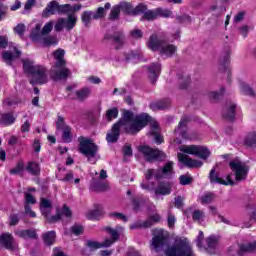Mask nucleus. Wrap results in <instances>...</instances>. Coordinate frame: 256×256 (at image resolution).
Returning <instances> with one entry per match:
<instances>
[{
    "instance_id": "nucleus-7",
    "label": "nucleus",
    "mask_w": 256,
    "mask_h": 256,
    "mask_svg": "<svg viewBox=\"0 0 256 256\" xmlns=\"http://www.w3.org/2000/svg\"><path fill=\"white\" fill-rule=\"evenodd\" d=\"M142 189L146 191H154L156 197H165L166 195H171V191L173 189V182L169 181H159L157 187L151 188L148 183L142 182L140 184Z\"/></svg>"
},
{
    "instance_id": "nucleus-58",
    "label": "nucleus",
    "mask_w": 256,
    "mask_h": 256,
    "mask_svg": "<svg viewBox=\"0 0 256 256\" xmlns=\"http://www.w3.org/2000/svg\"><path fill=\"white\" fill-rule=\"evenodd\" d=\"M82 22L85 27L91 23V19H93V11H84L81 15Z\"/></svg>"
},
{
    "instance_id": "nucleus-31",
    "label": "nucleus",
    "mask_w": 256,
    "mask_h": 256,
    "mask_svg": "<svg viewBox=\"0 0 256 256\" xmlns=\"http://www.w3.org/2000/svg\"><path fill=\"white\" fill-rule=\"evenodd\" d=\"M189 123V117L184 116L181 118L177 128L175 129V133H178L180 137L185 139L187 137V124Z\"/></svg>"
},
{
    "instance_id": "nucleus-9",
    "label": "nucleus",
    "mask_w": 256,
    "mask_h": 256,
    "mask_svg": "<svg viewBox=\"0 0 256 256\" xmlns=\"http://www.w3.org/2000/svg\"><path fill=\"white\" fill-rule=\"evenodd\" d=\"M180 151L187 155H194V157H199L200 159H209L211 157V151L206 146L190 145L181 147Z\"/></svg>"
},
{
    "instance_id": "nucleus-18",
    "label": "nucleus",
    "mask_w": 256,
    "mask_h": 256,
    "mask_svg": "<svg viewBox=\"0 0 256 256\" xmlns=\"http://www.w3.org/2000/svg\"><path fill=\"white\" fill-rule=\"evenodd\" d=\"M178 161H180V163H183L186 167H189V169L203 167L202 161L193 160V158H190L189 156H187V154L183 153H178Z\"/></svg>"
},
{
    "instance_id": "nucleus-17",
    "label": "nucleus",
    "mask_w": 256,
    "mask_h": 256,
    "mask_svg": "<svg viewBox=\"0 0 256 256\" xmlns=\"http://www.w3.org/2000/svg\"><path fill=\"white\" fill-rule=\"evenodd\" d=\"M209 181L212 185H235L231 176H227V181L222 180L219 174L215 173V168H212L209 173Z\"/></svg>"
},
{
    "instance_id": "nucleus-35",
    "label": "nucleus",
    "mask_w": 256,
    "mask_h": 256,
    "mask_svg": "<svg viewBox=\"0 0 256 256\" xmlns=\"http://www.w3.org/2000/svg\"><path fill=\"white\" fill-rule=\"evenodd\" d=\"M109 189V186L105 182H101L100 180H94L90 184V191H94V193H103Z\"/></svg>"
},
{
    "instance_id": "nucleus-24",
    "label": "nucleus",
    "mask_w": 256,
    "mask_h": 256,
    "mask_svg": "<svg viewBox=\"0 0 256 256\" xmlns=\"http://www.w3.org/2000/svg\"><path fill=\"white\" fill-rule=\"evenodd\" d=\"M105 215V211L103 210V205L101 204H94V209L89 210L86 214L87 219L90 221H99L101 217Z\"/></svg>"
},
{
    "instance_id": "nucleus-47",
    "label": "nucleus",
    "mask_w": 256,
    "mask_h": 256,
    "mask_svg": "<svg viewBox=\"0 0 256 256\" xmlns=\"http://www.w3.org/2000/svg\"><path fill=\"white\" fill-rule=\"evenodd\" d=\"M21 215H25V213L20 212V213L10 214V216L8 217L9 226L15 227V226L19 225V222L21 221Z\"/></svg>"
},
{
    "instance_id": "nucleus-6",
    "label": "nucleus",
    "mask_w": 256,
    "mask_h": 256,
    "mask_svg": "<svg viewBox=\"0 0 256 256\" xmlns=\"http://www.w3.org/2000/svg\"><path fill=\"white\" fill-rule=\"evenodd\" d=\"M229 167L235 175V181H245L249 175V166L238 158L229 162Z\"/></svg>"
},
{
    "instance_id": "nucleus-59",
    "label": "nucleus",
    "mask_w": 256,
    "mask_h": 256,
    "mask_svg": "<svg viewBox=\"0 0 256 256\" xmlns=\"http://www.w3.org/2000/svg\"><path fill=\"white\" fill-rule=\"evenodd\" d=\"M173 15V12L171 10L163 9V8H156V16L158 17H164L165 19L171 17Z\"/></svg>"
},
{
    "instance_id": "nucleus-44",
    "label": "nucleus",
    "mask_w": 256,
    "mask_h": 256,
    "mask_svg": "<svg viewBox=\"0 0 256 256\" xmlns=\"http://www.w3.org/2000/svg\"><path fill=\"white\" fill-rule=\"evenodd\" d=\"M89 95H91V89L89 87H84L76 91V98L81 102L85 101V99H88Z\"/></svg>"
},
{
    "instance_id": "nucleus-63",
    "label": "nucleus",
    "mask_w": 256,
    "mask_h": 256,
    "mask_svg": "<svg viewBox=\"0 0 256 256\" xmlns=\"http://www.w3.org/2000/svg\"><path fill=\"white\" fill-rule=\"evenodd\" d=\"M204 217H205V212L201 210H194L192 212L193 221H201V219H204Z\"/></svg>"
},
{
    "instance_id": "nucleus-62",
    "label": "nucleus",
    "mask_w": 256,
    "mask_h": 256,
    "mask_svg": "<svg viewBox=\"0 0 256 256\" xmlns=\"http://www.w3.org/2000/svg\"><path fill=\"white\" fill-rule=\"evenodd\" d=\"M107 233L111 236V239L115 241H119V232L111 227L106 228Z\"/></svg>"
},
{
    "instance_id": "nucleus-4",
    "label": "nucleus",
    "mask_w": 256,
    "mask_h": 256,
    "mask_svg": "<svg viewBox=\"0 0 256 256\" xmlns=\"http://www.w3.org/2000/svg\"><path fill=\"white\" fill-rule=\"evenodd\" d=\"M139 153L144 155L145 161L153 163V161L163 162L167 159V154L157 148H151L148 145H141L138 147Z\"/></svg>"
},
{
    "instance_id": "nucleus-28",
    "label": "nucleus",
    "mask_w": 256,
    "mask_h": 256,
    "mask_svg": "<svg viewBox=\"0 0 256 256\" xmlns=\"http://www.w3.org/2000/svg\"><path fill=\"white\" fill-rule=\"evenodd\" d=\"M25 170L29 175H32V177H39V175H41V164L37 161H29Z\"/></svg>"
},
{
    "instance_id": "nucleus-25",
    "label": "nucleus",
    "mask_w": 256,
    "mask_h": 256,
    "mask_svg": "<svg viewBox=\"0 0 256 256\" xmlns=\"http://www.w3.org/2000/svg\"><path fill=\"white\" fill-rule=\"evenodd\" d=\"M238 250L236 252V255L238 256H244L247 255V253H255L256 252V240L254 242L249 243H242L238 245Z\"/></svg>"
},
{
    "instance_id": "nucleus-13",
    "label": "nucleus",
    "mask_w": 256,
    "mask_h": 256,
    "mask_svg": "<svg viewBox=\"0 0 256 256\" xmlns=\"http://www.w3.org/2000/svg\"><path fill=\"white\" fill-rule=\"evenodd\" d=\"M146 68L148 79H150V83H152V85H157V79H159V75H161V63L154 62L146 66Z\"/></svg>"
},
{
    "instance_id": "nucleus-49",
    "label": "nucleus",
    "mask_w": 256,
    "mask_h": 256,
    "mask_svg": "<svg viewBox=\"0 0 256 256\" xmlns=\"http://www.w3.org/2000/svg\"><path fill=\"white\" fill-rule=\"evenodd\" d=\"M62 141L64 143H71L73 141V134L71 133V126H66L62 129Z\"/></svg>"
},
{
    "instance_id": "nucleus-21",
    "label": "nucleus",
    "mask_w": 256,
    "mask_h": 256,
    "mask_svg": "<svg viewBox=\"0 0 256 256\" xmlns=\"http://www.w3.org/2000/svg\"><path fill=\"white\" fill-rule=\"evenodd\" d=\"M241 111V108H237V104H231L228 108L222 111V117L229 123H234L237 113Z\"/></svg>"
},
{
    "instance_id": "nucleus-57",
    "label": "nucleus",
    "mask_w": 256,
    "mask_h": 256,
    "mask_svg": "<svg viewBox=\"0 0 256 256\" xmlns=\"http://www.w3.org/2000/svg\"><path fill=\"white\" fill-rule=\"evenodd\" d=\"M119 15H121V5L113 6L110 12L111 21L119 19Z\"/></svg>"
},
{
    "instance_id": "nucleus-33",
    "label": "nucleus",
    "mask_w": 256,
    "mask_h": 256,
    "mask_svg": "<svg viewBox=\"0 0 256 256\" xmlns=\"http://www.w3.org/2000/svg\"><path fill=\"white\" fill-rule=\"evenodd\" d=\"M15 121H16V118L11 112L2 113L0 115V125H2V127H9L13 125Z\"/></svg>"
},
{
    "instance_id": "nucleus-30",
    "label": "nucleus",
    "mask_w": 256,
    "mask_h": 256,
    "mask_svg": "<svg viewBox=\"0 0 256 256\" xmlns=\"http://www.w3.org/2000/svg\"><path fill=\"white\" fill-rule=\"evenodd\" d=\"M59 9V2L51 1L47 4L45 9L42 11V17H49V15H57Z\"/></svg>"
},
{
    "instance_id": "nucleus-34",
    "label": "nucleus",
    "mask_w": 256,
    "mask_h": 256,
    "mask_svg": "<svg viewBox=\"0 0 256 256\" xmlns=\"http://www.w3.org/2000/svg\"><path fill=\"white\" fill-rule=\"evenodd\" d=\"M42 239L46 247H51L52 245H55V240L57 239V232H55V230L48 231L42 235Z\"/></svg>"
},
{
    "instance_id": "nucleus-40",
    "label": "nucleus",
    "mask_w": 256,
    "mask_h": 256,
    "mask_svg": "<svg viewBox=\"0 0 256 256\" xmlns=\"http://www.w3.org/2000/svg\"><path fill=\"white\" fill-rule=\"evenodd\" d=\"M207 247L206 251L209 253V255H215L217 251V238L215 236H209L206 240Z\"/></svg>"
},
{
    "instance_id": "nucleus-53",
    "label": "nucleus",
    "mask_w": 256,
    "mask_h": 256,
    "mask_svg": "<svg viewBox=\"0 0 256 256\" xmlns=\"http://www.w3.org/2000/svg\"><path fill=\"white\" fill-rule=\"evenodd\" d=\"M241 91L243 95H247L248 97H255V91L245 82L241 83Z\"/></svg>"
},
{
    "instance_id": "nucleus-48",
    "label": "nucleus",
    "mask_w": 256,
    "mask_h": 256,
    "mask_svg": "<svg viewBox=\"0 0 256 256\" xmlns=\"http://www.w3.org/2000/svg\"><path fill=\"white\" fill-rule=\"evenodd\" d=\"M215 200V193L213 192H206L200 197V202L202 205H209L213 203Z\"/></svg>"
},
{
    "instance_id": "nucleus-60",
    "label": "nucleus",
    "mask_w": 256,
    "mask_h": 256,
    "mask_svg": "<svg viewBox=\"0 0 256 256\" xmlns=\"http://www.w3.org/2000/svg\"><path fill=\"white\" fill-rule=\"evenodd\" d=\"M86 245L90 249V251H97V249H101V242L87 240Z\"/></svg>"
},
{
    "instance_id": "nucleus-43",
    "label": "nucleus",
    "mask_w": 256,
    "mask_h": 256,
    "mask_svg": "<svg viewBox=\"0 0 256 256\" xmlns=\"http://www.w3.org/2000/svg\"><path fill=\"white\" fill-rule=\"evenodd\" d=\"M64 25L66 31H72L77 25V16L75 14H69L67 20L64 19Z\"/></svg>"
},
{
    "instance_id": "nucleus-29",
    "label": "nucleus",
    "mask_w": 256,
    "mask_h": 256,
    "mask_svg": "<svg viewBox=\"0 0 256 256\" xmlns=\"http://www.w3.org/2000/svg\"><path fill=\"white\" fill-rule=\"evenodd\" d=\"M177 52V46L173 44H167V41H165L164 44H162V47L160 48V55L165 57H173L175 53Z\"/></svg>"
},
{
    "instance_id": "nucleus-19",
    "label": "nucleus",
    "mask_w": 256,
    "mask_h": 256,
    "mask_svg": "<svg viewBox=\"0 0 256 256\" xmlns=\"http://www.w3.org/2000/svg\"><path fill=\"white\" fill-rule=\"evenodd\" d=\"M173 175H175V171H173V161H168L162 167L161 173L157 172L155 174V179H171Z\"/></svg>"
},
{
    "instance_id": "nucleus-55",
    "label": "nucleus",
    "mask_w": 256,
    "mask_h": 256,
    "mask_svg": "<svg viewBox=\"0 0 256 256\" xmlns=\"http://www.w3.org/2000/svg\"><path fill=\"white\" fill-rule=\"evenodd\" d=\"M57 43H59L57 41V38H55L53 36H47V37L42 38L43 47H51L53 45H57Z\"/></svg>"
},
{
    "instance_id": "nucleus-1",
    "label": "nucleus",
    "mask_w": 256,
    "mask_h": 256,
    "mask_svg": "<svg viewBox=\"0 0 256 256\" xmlns=\"http://www.w3.org/2000/svg\"><path fill=\"white\" fill-rule=\"evenodd\" d=\"M151 121V115L148 113H141L135 116L133 111L124 109L122 111V117L116 122V124L120 127H124L123 133H125V135L135 136L140 131H143Z\"/></svg>"
},
{
    "instance_id": "nucleus-26",
    "label": "nucleus",
    "mask_w": 256,
    "mask_h": 256,
    "mask_svg": "<svg viewBox=\"0 0 256 256\" xmlns=\"http://www.w3.org/2000/svg\"><path fill=\"white\" fill-rule=\"evenodd\" d=\"M121 137V126L117 123L113 124L111 132L106 135L107 143H117Z\"/></svg>"
},
{
    "instance_id": "nucleus-37",
    "label": "nucleus",
    "mask_w": 256,
    "mask_h": 256,
    "mask_svg": "<svg viewBox=\"0 0 256 256\" xmlns=\"http://www.w3.org/2000/svg\"><path fill=\"white\" fill-rule=\"evenodd\" d=\"M225 86L220 87V91H212L208 93V98L211 101V103H219L221 99H223V96L225 95Z\"/></svg>"
},
{
    "instance_id": "nucleus-56",
    "label": "nucleus",
    "mask_w": 256,
    "mask_h": 256,
    "mask_svg": "<svg viewBox=\"0 0 256 256\" xmlns=\"http://www.w3.org/2000/svg\"><path fill=\"white\" fill-rule=\"evenodd\" d=\"M25 171V164L20 161L15 168L10 169V175H21Z\"/></svg>"
},
{
    "instance_id": "nucleus-3",
    "label": "nucleus",
    "mask_w": 256,
    "mask_h": 256,
    "mask_svg": "<svg viewBox=\"0 0 256 256\" xmlns=\"http://www.w3.org/2000/svg\"><path fill=\"white\" fill-rule=\"evenodd\" d=\"M166 256H195L193 248L187 238H179L164 250Z\"/></svg>"
},
{
    "instance_id": "nucleus-50",
    "label": "nucleus",
    "mask_w": 256,
    "mask_h": 256,
    "mask_svg": "<svg viewBox=\"0 0 256 256\" xmlns=\"http://www.w3.org/2000/svg\"><path fill=\"white\" fill-rule=\"evenodd\" d=\"M153 227V223L151 221H144V222H136L130 226V229L137 230V229H151Z\"/></svg>"
},
{
    "instance_id": "nucleus-22",
    "label": "nucleus",
    "mask_w": 256,
    "mask_h": 256,
    "mask_svg": "<svg viewBox=\"0 0 256 256\" xmlns=\"http://www.w3.org/2000/svg\"><path fill=\"white\" fill-rule=\"evenodd\" d=\"M55 63V69H62V67H67V60H65V50L60 48L52 53Z\"/></svg>"
},
{
    "instance_id": "nucleus-11",
    "label": "nucleus",
    "mask_w": 256,
    "mask_h": 256,
    "mask_svg": "<svg viewBox=\"0 0 256 256\" xmlns=\"http://www.w3.org/2000/svg\"><path fill=\"white\" fill-rule=\"evenodd\" d=\"M53 31V22L46 23L42 30H41V24H37L35 28L30 33V39L32 41H35L36 43H39L41 39H43V35H49Z\"/></svg>"
},
{
    "instance_id": "nucleus-32",
    "label": "nucleus",
    "mask_w": 256,
    "mask_h": 256,
    "mask_svg": "<svg viewBox=\"0 0 256 256\" xmlns=\"http://www.w3.org/2000/svg\"><path fill=\"white\" fill-rule=\"evenodd\" d=\"M20 239H24L27 241V239H39V236L37 235V231L35 229H25L20 230L16 233Z\"/></svg>"
},
{
    "instance_id": "nucleus-5",
    "label": "nucleus",
    "mask_w": 256,
    "mask_h": 256,
    "mask_svg": "<svg viewBox=\"0 0 256 256\" xmlns=\"http://www.w3.org/2000/svg\"><path fill=\"white\" fill-rule=\"evenodd\" d=\"M78 142L79 151L82 153V155L87 157L88 161H91V159H93V157L97 155V152L99 151V146H97V144H95L93 140L84 136H80L78 138Z\"/></svg>"
},
{
    "instance_id": "nucleus-41",
    "label": "nucleus",
    "mask_w": 256,
    "mask_h": 256,
    "mask_svg": "<svg viewBox=\"0 0 256 256\" xmlns=\"http://www.w3.org/2000/svg\"><path fill=\"white\" fill-rule=\"evenodd\" d=\"M178 77V87L182 91L189 89L191 85V76H183V74H177Z\"/></svg>"
},
{
    "instance_id": "nucleus-54",
    "label": "nucleus",
    "mask_w": 256,
    "mask_h": 256,
    "mask_svg": "<svg viewBox=\"0 0 256 256\" xmlns=\"http://www.w3.org/2000/svg\"><path fill=\"white\" fill-rule=\"evenodd\" d=\"M241 91L243 95H247L248 97H255V91L245 82L241 83Z\"/></svg>"
},
{
    "instance_id": "nucleus-45",
    "label": "nucleus",
    "mask_w": 256,
    "mask_h": 256,
    "mask_svg": "<svg viewBox=\"0 0 256 256\" xmlns=\"http://www.w3.org/2000/svg\"><path fill=\"white\" fill-rule=\"evenodd\" d=\"M119 117V108L113 107L111 109H108L106 111L105 119L108 121V123H111L113 119H117Z\"/></svg>"
},
{
    "instance_id": "nucleus-42",
    "label": "nucleus",
    "mask_w": 256,
    "mask_h": 256,
    "mask_svg": "<svg viewBox=\"0 0 256 256\" xmlns=\"http://www.w3.org/2000/svg\"><path fill=\"white\" fill-rule=\"evenodd\" d=\"M124 56V63H139V61H141V55L135 51L124 53Z\"/></svg>"
},
{
    "instance_id": "nucleus-46",
    "label": "nucleus",
    "mask_w": 256,
    "mask_h": 256,
    "mask_svg": "<svg viewBox=\"0 0 256 256\" xmlns=\"http://www.w3.org/2000/svg\"><path fill=\"white\" fill-rule=\"evenodd\" d=\"M113 43H115L117 45L116 50L121 49V47H123L125 45V35H123L122 32H116L114 34Z\"/></svg>"
},
{
    "instance_id": "nucleus-12",
    "label": "nucleus",
    "mask_w": 256,
    "mask_h": 256,
    "mask_svg": "<svg viewBox=\"0 0 256 256\" xmlns=\"http://www.w3.org/2000/svg\"><path fill=\"white\" fill-rule=\"evenodd\" d=\"M65 217L66 219H71L73 217V212L71 211V208L68 207L67 204L62 205V207L56 208V214L52 215L48 218V223H58V221H61Z\"/></svg>"
},
{
    "instance_id": "nucleus-10",
    "label": "nucleus",
    "mask_w": 256,
    "mask_h": 256,
    "mask_svg": "<svg viewBox=\"0 0 256 256\" xmlns=\"http://www.w3.org/2000/svg\"><path fill=\"white\" fill-rule=\"evenodd\" d=\"M120 9L124 15H132L133 17H137V15H142L147 11V5L140 3L135 8L133 4L129 2H122L120 4Z\"/></svg>"
},
{
    "instance_id": "nucleus-52",
    "label": "nucleus",
    "mask_w": 256,
    "mask_h": 256,
    "mask_svg": "<svg viewBox=\"0 0 256 256\" xmlns=\"http://www.w3.org/2000/svg\"><path fill=\"white\" fill-rule=\"evenodd\" d=\"M108 217L110 219H114V221L118 219V221H123V223H127V221H129V218L121 212H111L108 214Z\"/></svg>"
},
{
    "instance_id": "nucleus-64",
    "label": "nucleus",
    "mask_w": 256,
    "mask_h": 256,
    "mask_svg": "<svg viewBox=\"0 0 256 256\" xmlns=\"http://www.w3.org/2000/svg\"><path fill=\"white\" fill-rule=\"evenodd\" d=\"M247 209H254V211L252 213L249 214L250 217V221H254V223H256V205L254 204H248L246 206Z\"/></svg>"
},
{
    "instance_id": "nucleus-61",
    "label": "nucleus",
    "mask_w": 256,
    "mask_h": 256,
    "mask_svg": "<svg viewBox=\"0 0 256 256\" xmlns=\"http://www.w3.org/2000/svg\"><path fill=\"white\" fill-rule=\"evenodd\" d=\"M57 33H61L65 29V18H59L54 26Z\"/></svg>"
},
{
    "instance_id": "nucleus-8",
    "label": "nucleus",
    "mask_w": 256,
    "mask_h": 256,
    "mask_svg": "<svg viewBox=\"0 0 256 256\" xmlns=\"http://www.w3.org/2000/svg\"><path fill=\"white\" fill-rule=\"evenodd\" d=\"M168 243L169 234L165 232L164 229H159L154 232V236L152 238V247L154 248L156 253H159L162 249H165Z\"/></svg>"
},
{
    "instance_id": "nucleus-38",
    "label": "nucleus",
    "mask_w": 256,
    "mask_h": 256,
    "mask_svg": "<svg viewBox=\"0 0 256 256\" xmlns=\"http://www.w3.org/2000/svg\"><path fill=\"white\" fill-rule=\"evenodd\" d=\"M243 145L245 147H248L249 149H256V132H249L244 140H243Z\"/></svg>"
},
{
    "instance_id": "nucleus-14",
    "label": "nucleus",
    "mask_w": 256,
    "mask_h": 256,
    "mask_svg": "<svg viewBox=\"0 0 256 256\" xmlns=\"http://www.w3.org/2000/svg\"><path fill=\"white\" fill-rule=\"evenodd\" d=\"M21 55V50H18L16 46H13L11 50H5L2 52V59L6 65H13V62L20 59Z\"/></svg>"
},
{
    "instance_id": "nucleus-27",
    "label": "nucleus",
    "mask_w": 256,
    "mask_h": 256,
    "mask_svg": "<svg viewBox=\"0 0 256 256\" xmlns=\"http://www.w3.org/2000/svg\"><path fill=\"white\" fill-rule=\"evenodd\" d=\"M53 207V203H51V200L47 199V198H42L40 201V211H41V215H43V217H45L46 221L49 222V218L51 216V209Z\"/></svg>"
},
{
    "instance_id": "nucleus-16",
    "label": "nucleus",
    "mask_w": 256,
    "mask_h": 256,
    "mask_svg": "<svg viewBox=\"0 0 256 256\" xmlns=\"http://www.w3.org/2000/svg\"><path fill=\"white\" fill-rule=\"evenodd\" d=\"M165 43L164 39H159V35L157 33L151 34L146 45L150 51L156 53L157 51H161L163 44Z\"/></svg>"
},
{
    "instance_id": "nucleus-39",
    "label": "nucleus",
    "mask_w": 256,
    "mask_h": 256,
    "mask_svg": "<svg viewBox=\"0 0 256 256\" xmlns=\"http://www.w3.org/2000/svg\"><path fill=\"white\" fill-rule=\"evenodd\" d=\"M171 106V99L164 98L159 100L158 102L150 104V109H158L159 111H163L165 109H169Z\"/></svg>"
},
{
    "instance_id": "nucleus-23",
    "label": "nucleus",
    "mask_w": 256,
    "mask_h": 256,
    "mask_svg": "<svg viewBox=\"0 0 256 256\" xmlns=\"http://www.w3.org/2000/svg\"><path fill=\"white\" fill-rule=\"evenodd\" d=\"M0 244L4 249H7V251L15 250V239L10 233H3L0 235Z\"/></svg>"
},
{
    "instance_id": "nucleus-36",
    "label": "nucleus",
    "mask_w": 256,
    "mask_h": 256,
    "mask_svg": "<svg viewBox=\"0 0 256 256\" xmlns=\"http://www.w3.org/2000/svg\"><path fill=\"white\" fill-rule=\"evenodd\" d=\"M146 201L143 197L133 196L131 198L132 209L135 213H139L142 207H145Z\"/></svg>"
},
{
    "instance_id": "nucleus-20",
    "label": "nucleus",
    "mask_w": 256,
    "mask_h": 256,
    "mask_svg": "<svg viewBox=\"0 0 256 256\" xmlns=\"http://www.w3.org/2000/svg\"><path fill=\"white\" fill-rule=\"evenodd\" d=\"M59 70H53L50 74V79L57 83V81H65L71 75V70L66 67L58 68Z\"/></svg>"
},
{
    "instance_id": "nucleus-2",
    "label": "nucleus",
    "mask_w": 256,
    "mask_h": 256,
    "mask_svg": "<svg viewBox=\"0 0 256 256\" xmlns=\"http://www.w3.org/2000/svg\"><path fill=\"white\" fill-rule=\"evenodd\" d=\"M23 71L27 75H31L30 85H45L49 82L47 76V68L41 65H33L29 60H23Z\"/></svg>"
},
{
    "instance_id": "nucleus-15",
    "label": "nucleus",
    "mask_w": 256,
    "mask_h": 256,
    "mask_svg": "<svg viewBox=\"0 0 256 256\" xmlns=\"http://www.w3.org/2000/svg\"><path fill=\"white\" fill-rule=\"evenodd\" d=\"M230 63H231V46L227 44L224 47L223 56L219 58V65H220L219 71H221V73H227Z\"/></svg>"
},
{
    "instance_id": "nucleus-51",
    "label": "nucleus",
    "mask_w": 256,
    "mask_h": 256,
    "mask_svg": "<svg viewBox=\"0 0 256 256\" xmlns=\"http://www.w3.org/2000/svg\"><path fill=\"white\" fill-rule=\"evenodd\" d=\"M142 19L146 21H155L157 19V10H145L142 12Z\"/></svg>"
}]
</instances>
